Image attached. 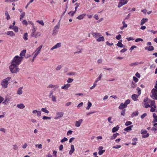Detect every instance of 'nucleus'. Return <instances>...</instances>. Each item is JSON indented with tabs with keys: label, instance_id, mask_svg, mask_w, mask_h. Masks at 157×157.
<instances>
[{
	"label": "nucleus",
	"instance_id": "nucleus-23",
	"mask_svg": "<svg viewBox=\"0 0 157 157\" xmlns=\"http://www.w3.org/2000/svg\"><path fill=\"white\" fill-rule=\"evenodd\" d=\"M17 106L18 108L22 109L25 107V106L23 104H17Z\"/></svg>",
	"mask_w": 157,
	"mask_h": 157
},
{
	"label": "nucleus",
	"instance_id": "nucleus-17",
	"mask_svg": "<svg viewBox=\"0 0 157 157\" xmlns=\"http://www.w3.org/2000/svg\"><path fill=\"white\" fill-rule=\"evenodd\" d=\"M26 50H23L21 52V53L20 54V57H21L22 59L23 58V57L24 56H25V55L26 53Z\"/></svg>",
	"mask_w": 157,
	"mask_h": 157
},
{
	"label": "nucleus",
	"instance_id": "nucleus-58",
	"mask_svg": "<svg viewBox=\"0 0 157 157\" xmlns=\"http://www.w3.org/2000/svg\"><path fill=\"white\" fill-rule=\"evenodd\" d=\"M121 38L120 34H119L116 37V38L118 40H119Z\"/></svg>",
	"mask_w": 157,
	"mask_h": 157
},
{
	"label": "nucleus",
	"instance_id": "nucleus-41",
	"mask_svg": "<svg viewBox=\"0 0 157 157\" xmlns=\"http://www.w3.org/2000/svg\"><path fill=\"white\" fill-rule=\"evenodd\" d=\"M13 29L14 31L16 33L18 32V28L17 26H14L13 28Z\"/></svg>",
	"mask_w": 157,
	"mask_h": 157
},
{
	"label": "nucleus",
	"instance_id": "nucleus-53",
	"mask_svg": "<svg viewBox=\"0 0 157 157\" xmlns=\"http://www.w3.org/2000/svg\"><path fill=\"white\" fill-rule=\"evenodd\" d=\"M147 115V114L146 113H144L141 116V118L142 119H144L145 117H146Z\"/></svg>",
	"mask_w": 157,
	"mask_h": 157
},
{
	"label": "nucleus",
	"instance_id": "nucleus-26",
	"mask_svg": "<svg viewBox=\"0 0 157 157\" xmlns=\"http://www.w3.org/2000/svg\"><path fill=\"white\" fill-rule=\"evenodd\" d=\"M119 127L118 125H117L116 127L113 128L112 130V131L113 132H114L117 131L119 129Z\"/></svg>",
	"mask_w": 157,
	"mask_h": 157
},
{
	"label": "nucleus",
	"instance_id": "nucleus-10",
	"mask_svg": "<svg viewBox=\"0 0 157 157\" xmlns=\"http://www.w3.org/2000/svg\"><path fill=\"white\" fill-rule=\"evenodd\" d=\"M35 30L31 34V36L35 37H37L40 36L41 33L40 32H37L35 33Z\"/></svg>",
	"mask_w": 157,
	"mask_h": 157
},
{
	"label": "nucleus",
	"instance_id": "nucleus-1",
	"mask_svg": "<svg viewBox=\"0 0 157 157\" xmlns=\"http://www.w3.org/2000/svg\"><path fill=\"white\" fill-rule=\"evenodd\" d=\"M10 71L12 73H16L18 72L20 69L18 67V65L14 64L11 63V65L9 67Z\"/></svg>",
	"mask_w": 157,
	"mask_h": 157
},
{
	"label": "nucleus",
	"instance_id": "nucleus-50",
	"mask_svg": "<svg viewBox=\"0 0 157 157\" xmlns=\"http://www.w3.org/2000/svg\"><path fill=\"white\" fill-rule=\"evenodd\" d=\"M73 79L71 78H69L68 79L67 81V82L68 83H71L73 81Z\"/></svg>",
	"mask_w": 157,
	"mask_h": 157
},
{
	"label": "nucleus",
	"instance_id": "nucleus-55",
	"mask_svg": "<svg viewBox=\"0 0 157 157\" xmlns=\"http://www.w3.org/2000/svg\"><path fill=\"white\" fill-rule=\"evenodd\" d=\"M143 41V40L142 39L140 38H138L136 39L135 42H138L139 41Z\"/></svg>",
	"mask_w": 157,
	"mask_h": 157
},
{
	"label": "nucleus",
	"instance_id": "nucleus-15",
	"mask_svg": "<svg viewBox=\"0 0 157 157\" xmlns=\"http://www.w3.org/2000/svg\"><path fill=\"white\" fill-rule=\"evenodd\" d=\"M71 85L69 83L65 84L64 86H61V88L65 90H67L70 86Z\"/></svg>",
	"mask_w": 157,
	"mask_h": 157
},
{
	"label": "nucleus",
	"instance_id": "nucleus-63",
	"mask_svg": "<svg viewBox=\"0 0 157 157\" xmlns=\"http://www.w3.org/2000/svg\"><path fill=\"white\" fill-rule=\"evenodd\" d=\"M62 67L61 66V65H58L56 68V70L57 71H59L60 70Z\"/></svg>",
	"mask_w": 157,
	"mask_h": 157
},
{
	"label": "nucleus",
	"instance_id": "nucleus-48",
	"mask_svg": "<svg viewBox=\"0 0 157 157\" xmlns=\"http://www.w3.org/2000/svg\"><path fill=\"white\" fill-rule=\"evenodd\" d=\"M35 146L39 149H41L42 148V145L40 144H37Z\"/></svg>",
	"mask_w": 157,
	"mask_h": 157
},
{
	"label": "nucleus",
	"instance_id": "nucleus-40",
	"mask_svg": "<svg viewBox=\"0 0 157 157\" xmlns=\"http://www.w3.org/2000/svg\"><path fill=\"white\" fill-rule=\"evenodd\" d=\"M51 118V117H47L45 116H44L43 117L42 119H43L45 120H50Z\"/></svg>",
	"mask_w": 157,
	"mask_h": 157
},
{
	"label": "nucleus",
	"instance_id": "nucleus-7",
	"mask_svg": "<svg viewBox=\"0 0 157 157\" xmlns=\"http://www.w3.org/2000/svg\"><path fill=\"white\" fill-rule=\"evenodd\" d=\"M42 47V45L39 46L35 51V52L33 53V55H34V58H36L38 54L40 53Z\"/></svg>",
	"mask_w": 157,
	"mask_h": 157
},
{
	"label": "nucleus",
	"instance_id": "nucleus-45",
	"mask_svg": "<svg viewBox=\"0 0 157 157\" xmlns=\"http://www.w3.org/2000/svg\"><path fill=\"white\" fill-rule=\"evenodd\" d=\"M75 13V11H71L68 13V14L70 15L71 16H73L74 15Z\"/></svg>",
	"mask_w": 157,
	"mask_h": 157
},
{
	"label": "nucleus",
	"instance_id": "nucleus-5",
	"mask_svg": "<svg viewBox=\"0 0 157 157\" xmlns=\"http://www.w3.org/2000/svg\"><path fill=\"white\" fill-rule=\"evenodd\" d=\"M156 83L155 86V87L157 89V81ZM152 94L151 95V97H154V98H157V90L155 88L153 89L151 91Z\"/></svg>",
	"mask_w": 157,
	"mask_h": 157
},
{
	"label": "nucleus",
	"instance_id": "nucleus-18",
	"mask_svg": "<svg viewBox=\"0 0 157 157\" xmlns=\"http://www.w3.org/2000/svg\"><path fill=\"white\" fill-rule=\"evenodd\" d=\"M6 34L12 37L15 36V33L12 31H9L7 32Z\"/></svg>",
	"mask_w": 157,
	"mask_h": 157
},
{
	"label": "nucleus",
	"instance_id": "nucleus-33",
	"mask_svg": "<svg viewBox=\"0 0 157 157\" xmlns=\"http://www.w3.org/2000/svg\"><path fill=\"white\" fill-rule=\"evenodd\" d=\"M25 12H23L20 15V20L21 21L22 19L25 16Z\"/></svg>",
	"mask_w": 157,
	"mask_h": 157
},
{
	"label": "nucleus",
	"instance_id": "nucleus-21",
	"mask_svg": "<svg viewBox=\"0 0 157 157\" xmlns=\"http://www.w3.org/2000/svg\"><path fill=\"white\" fill-rule=\"evenodd\" d=\"M145 50H147L148 51H152L154 50V48L153 46H150L148 47H146L145 48Z\"/></svg>",
	"mask_w": 157,
	"mask_h": 157
},
{
	"label": "nucleus",
	"instance_id": "nucleus-11",
	"mask_svg": "<svg viewBox=\"0 0 157 157\" xmlns=\"http://www.w3.org/2000/svg\"><path fill=\"white\" fill-rule=\"evenodd\" d=\"M83 121V120L82 119H80L78 121H76L75 124V126L77 127H79L80 126L81 124Z\"/></svg>",
	"mask_w": 157,
	"mask_h": 157
},
{
	"label": "nucleus",
	"instance_id": "nucleus-64",
	"mask_svg": "<svg viewBox=\"0 0 157 157\" xmlns=\"http://www.w3.org/2000/svg\"><path fill=\"white\" fill-rule=\"evenodd\" d=\"M151 130L154 131H156L157 130V126H154V127H152L151 129Z\"/></svg>",
	"mask_w": 157,
	"mask_h": 157
},
{
	"label": "nucleus",
	"instance_id": "nucleus-32",
	"mask_svg": "<svg viewBox=\"0 0 157 157\" xmlns=\"http://www.w3.org/2000/svg\"><path fill=\"white\" fill-rule=\"evenodd\" d=\"M41 111L46 113H49V111L46 108H42L41 109Z\"/></svg>",
	"mask_w": 157,
	"mask_h": 157
},
{
	"label": "nucleus",
	"instance_id": "nucleus-6",
	"mask_svg": "<svg viewBox=\"0 0 157 157\" xmlns=\"http://www.w3.org/2000/svg\"><path fill=\"white\" fill-rule=\"evenodd\" d=\"M150 102H151V100L149 99H145L144 101V102L143 103V104L144 105V107L146 108L151 107Z\"/></svg>",
	"mask_w": 157,
	"mask_h": 157
},
{
	"label": "nucleus",
	"instance_id": "nucleus-52",
	"mask_svg": "<svg viewBox=\"0 0 157 157\" xmlns=\"http://www.w3.org/2000/svg\"><path fill=\"white\" fill-rule=\"evenodd\" d=\"M104 41V38L103 36L99 37V41Z\"/></svg>",
	"mask_w": 157,
	"mask_h": 157
},
{
	"label": "nucleus",
	"instance_id": "nucleus-43",
	"mask_svg": "<svg viewBox=\"0 0 157 157\" xmlns=\"http://www.w3.org/2000/svg\"><path fill=\"white\" fill-rule=\"evenodd\" d=\"M117 45L119 47L122 48L123 47V45L121 42H118L117 44Z\"/></svg>",
	"mask_w": 157,
	"mask_h": 157
},
{
	"label": "nucleus",
	"instance_id": "nucleus-39",
	"mask_svg": "<svg viewBox=\"0 0 157 157\" xmlns=\"http://www.w3.org/2000/svg\"><path fill=\"white\" fill-rule=\"evenodd\" d=\"M53 91H51L50 93V94L49 95V97L50 98H55L53 95Z\"/></svg>",
	"mask_w": 157,
	"mask_h": 157
},
{
	"label": "nucleus",
	"instance_id": "nucleus-9",
	"mask_svg": "<svg viewBox=\"0 0 157 157\" xmlns=\"http://www.w3.org/2000/svg\"><path fill=\"white\" fill-rule=\"evenodd\" d=\"M128 1V0H121L118 3V7L120 8L124 5L127 4Z\"/></svg>",
	"mask_w": 157,
	"mask_h": 157
},
{
	"label": "nucleus",
	"instance_id": "nucleus-35",
	"mask_svg": "<svg viewBox=\"0 0 157 157\" xmlns=\"http://www.w3.org/2000/svg\"><path fill=\"white\" fill-rule=\"evenodd\" d=\"M23 39L25 40H28V33H24L23 36Z\"/></svg>",
	"mask_w": 157,
	"mask_h": 157
},
{
	"label": "nucleus",
	"instance_id": "nucleus-19",
	"mask_svg": "<svg viewBox=\"0 0 157 157\" xmlns=\"http://www.w3.org/2000/svg\"><path fill=\"white\" fill-rule=\"evenodd\" d=\"M133 125H131L128 126L127 128H124V131L127 132H128L129 131L132 130V128L133 127Z\"/></svg>",
	"mask_w": 157,
	"mask_h": 157
},
{
	"label": "nucleus",
	"instance_id": "nucleus-57",
	"mask_svg": "<svg viewBox=\"0 0 157 157\" xmlns=\"http://www.w3.org/2000/svg\"><path fill=\"white\" fill-rule=\"evenodd\" d=\"M138 96V95L134 94H133L132 96V98H137Z\"/></svg>",
	"mask_w": 157,
	"mask_h": 157
},
{
	"label": "nucleus",
	"instance_id": "nucleus-20",
	"mask_svg": "<svg viewBox=\"0 0 157 157\" xmlns=\"http://www.w3.org/2000/svg\"><path fill=\"white\" fill-rule=\"evenodd\" d=\"M126 107L127 106L126 105H125L124 103H121L119 106V108L120 109H123L124 108Z\"/></svg>",
	"mask_w": 157,
	"mask_h": 157
},
{
	"label": "nucleus",
	"instance_id": "nucleus-25",
	"mask_svg": "<svg viewBox=\"0 0 157 157\" xmlns=\"http://www.w3.org/2000/svg\"><path fill=\"white\" fill-rule=\"evenodd\" d=\"M5 15L6 16V19L7 20H9L10 19V16L7 11L6 10L5 11Z\"/></svg>",
	"mask_w": 157,
	"mask_h": 157
},
{
	"label": "nucleus",
	"instance_id": "nucleus-12",
	"mask_svg": "<svg viewBox=\"0 0 157 157\" xmlns=\"http://www.w3.org/2000/svg\"><path fill=\"white\" fill-rule=\"evenodd\" d=\"M63 112L57 113H56L57 117H55V119H56L60 118L63 116Z\"/></svg>",
	"mask_w": 157,
	"mask_h": 157
},
{
	"label": "nucleus",
	"instance_id": "nucleus-51",
	"mask_svg": "<svg viewBox=\"0 0 157 157\" xmlns=\"http://www.w3.org/2000/svg\"><path fill=\"white\" fill-rule=\"evenodd\" d=\"M130 100L129 99L127 100L124 103L127 106V105L130 103Z\"/></svg>",
	"mask_w": 157,
	"mask_h": 157
},
{
	"label": "nucleus",
	"instance_id": "nucleus-46",
	"mask_svg": "<svg viewBox=\"0 0 157 157\" xmlns=\"http://www.w3.org/2000/svg\"><path fill=\"white\" fill-rule=\"evenodd\" d=\"M67 140L68 139L67 138L64 137L60 141V142L62 143H63L64 142L67 141Z\"/></svg>",
	"mask_w": 157,
	"mask_h": 157
},
{
	"label": "nucleus",
	"instance_id": "nucleus-4",
	"mask_svg": "<svg viewBox=\"0 0 157 157\" xmlns=\"http://www.w3.org/2000/svg\"><path fill=\"white\" fill-rule=\"evenodd\" d=\"M60 20L53 28V32L52 33V35L53 36H56L59 31V29L60 27Z\"/></svg>",
	"mask_w": 157,
	"mask_h": 157
},
{
	"label": "nucleus",
	"instance_id": "nucleus-62",
	"mask_svg": "<svg viewBox=\"0 0 157 157\" xmlns=\"http://www.w3.org/2000/svg\"><path fill=\"white\" fill-rule=\"evenodd\" d=\"M131 86H132V87L133 88H135L136 86V84L135 83H133V82H132V83Z\"/></svg>",
	"mask_w": 157,
	"mask_h": 157
},
{
	"label": "nucleus",
	"instance_id": "nucleus-42",
	"mask_svg": "<svg viewBox=\"0 0 157 157\" xmlns=\"http://www.w3.org/2000/svg\"><path fill=\"white\" fill-rule=\"evenodd\" d=\"M10 101V99H5V100L2 102V103L4 104H6L9 102Z\"/></svg>",
	"mask_w": 157,
	"mask_h": 157
},
{
	"label": "nucleus",
	"instance_id": "nucleus-34",
	"mask_svg": "<svg viewBox=\"0 0 157 157\" xmlns=\"http://www.w3.org/2000/svg\"><path fill=\"white\" fill-rule=\"evenodd\" d=\"M137 140V138H133L132 139V141L133 142H132V144L133 145H135L136 144V141Z\"/></svg>",
	"mask_w": 157,
	"mask_h": 157
},
{
	"label": "nucleus",
	"instance_id": "nucleus-29",
	"mask_svg": "<svg viewBox=\"0 0 157 157\" xmlns=\"http://www.w3.org/2000/svg\"><path fill=\"white\" fill-rule=\"evenodd\" d=\"M85 16V14H82L77 17H76V18L80 20L82 19Z\"/></svg>",
	"mask_w": 157,
	"mask_h": 157
},
{
	"label": "nucleus",
	"instance_id": "nucleus-13",
	"mask_svg": "<svg viewBox=\"0 0 157 157\" xmlns=\"http://www.w3.org/2000/svg\"><path fill=\"white\" fill-rule=\"evenodd\" d=\"M103 147L102 146L99 147V155H102L105 152V150H103Z\"/></svg>",
	"mask_w": 157,
	"mask_h": 157
},
{
	"label": "nucleus",
	"instance_id": "nucleus-44",
	"mask_svg": "<svg viewBox=\"0 0 157 157\" xmlns=\"http://www.w3.org/2000/svg\"><path fill=\"white\" fill-rule=\"evenodd\" d=\"M138 65V62H136L131 63L129 64V66L130 67H132L134 66H136Z\"/></svg>",
	"mask_w": 157,
	"mask_h": 157
},
{
	"label": "nucleus",
	"instance_id": "nucleus-59",
	"mask_svg": "<svg viewBox=\"0 0 157 157\" xmlns=\"http://www.w3.org/2000/svg\"><path fill=\"white\" fill-rule=\"evenodd\" d=\"M137 48V47L136 46H132L130 48V51L131 52L132 50H133L134 48Z\"/></svg>",
	"mask_w": 157,
	"mask_h": 157
},
{
	"label": "nucleus",
	"instance_id": "nucleus-16",
	"mask_svg": "<svg viewBox=\"0 0 157 157\" xmlns=\"http://www.w3.org/2000/svg\"><path fill=\"white\" fill-rule=\"evenodd\" d=\"M71 149L69 152V154L70 155H72V154H73V153L74 152V151H75V148H74V145L73 144H72L71 145Z\"/></svg>",
	"mask_w": 157,
	"mask_h": 157
},
{
	"label": "nucleus",
	"instance_id": "nucleus-22",
	"mask_svg": "<svg viewBox=\"0 0 157 157\" xmlns=\"http://www.w3.org/2000/svg\"><path fill=\"white\" fill-rule=\"evenodd\" d=\"M118 134V133L116 132L115 133L113 134L112 136L110 137L109 138L111 140L114 139L117 137V135Z\"/></svg>",
	"mask_w": 157,
	"mask_h": 157
},
{
	"label": "nucleus",
	"instance_id": "nucleus-27",
	"mask_svg": "<svg viewBox=\"0 0 157 157\" xmlns=\"http://www.w3.org/2000/svg\"><path fill=\"white\" fill-rule=\"evenodd\" d=\"M23 87H21L19 88L17 91V93L18 94H22V89L23 88Z\"/></svg>",
	"mask_w": 157,
	"mask_h": 157
},
{
	"label": "nucleus",
	"instance_id": "nucleus-14",
	"mask_svg": "<svg viewBox=\"0 0 157 157\" xmlns=\"http://www.w3.org/2000/svg\"><path fill=\"white\" fill-rule=\"evenodd\" d=\"M61 44L60 43H58L56 44L55 45L51 48V50H52L55 49L59 48L61 47Z\"/></svg>",
	"mask_w": 157,
	"mask_h": 157
},
{
	"label": "nucleus",
	"instance_id": "nucleus-24",
	"mask_svg": "<svg viewBox=\"0 0 157 157\" xmlns=\"http://www.w3.org/2000/svg\"><path fill=\"white\" fill-rule=\"evenodd\" d=\"M148 21L147 18H143L141 20L140 25H143Z\"/></svg>",
	"mask_w": 157,
	"mask_h": 157
},
{
	"label": "nucleus",
	"instance_id": "nucleus-54",
	"mask_svg": "<svg viewBox=\"0 0 157 157\" xmlns=\"http://www.w3.org/2000/svg\"><path fill=\"white\" fill-rule=\"evenodd\" d=\"M133 80L135 81V82H138L139 80L135 76H133Z\"/></svg>",
	"mask_w": 157,
	"mask_h": 157
},
{
	"label": "nucleus",
	"instance_id": "nucleus-2",
	"mask_svg": "<svg viewBox=\"0 0 157 157\" xmlns=\"http://www.w3.org/2000/svg\"><path fill=\"white\" fill-rule=\"evenodd\" d=\"M22 60L21 57H20L18 56H16L13 59L11 63L18 66L21 63Z\"/></svg>",
	"mask_w": 157,
	"mask_h": 157
},
{
	"label": "nucleus",
	"instance_id": "nucleus-47",
	"mask_svg": "<svg viewBox=\"0 0 157 157\" xmlns=\"http://www.w3.org/2000/svg\"><path fill=\"white\" fill-rule=\"evenodd\" d=\"M132 124V122L130 121H127L125 123V125L126 126H128L131 125Z\"/></svg>",
	"mask_w": 157,
	"mask_h": 157
},
{
	"label": "nucleus",
	"instance_id": "nucleus-36",
	"mask_svg": "<svg viewBox=\"0 0 157 157\" xmlns=\"http://www.w3.org/2000/svg\"><path fill=\"white\" fill-rule=\"evenodd\" d=\"M92 105V104L90 102V101H88V105L86 107V109H87V110H88L90 109V107H91V106Z\"/></svg>",
	"mask_w": 157,
	"mask_h": 157
},
{
	"label": "nucleus",
	"instance_id": "nucleus-3",
	"mask_svg": "<svg viewBox=\"0 0 157 157\" xmlns=\"http://www.w3.org/2000/svg\"><path fill=\"white\" fill-rule=\"evenodd\" d=\"M11 78V77H8L2 81L1 85L3 88H7L8 85L9 84V81Z\"/></svg>",
	"mask_w": 157,
	"mask_h": 157
},
{
	"label": "nucleus",
	"instance_id": "nucleus-61",
	"mask_svg": "<svg viewBox=\"0 0 157 157\" xmlns=\"http://www.w3.org/2000/svg\"><path fill=\"white\" fill-rule=\"evenodd\" d=\"M37 116L38 117H39L41 116V112L40 111H38L37 112Z\"/></svg>",
	"mask_w": 157,
	"mask_h": 157
},
{
	"label": "nucleus",
	"instance_id": "nucleus-28",
	"mask_svg": "<svg viewBox=\"0 0 157 157\" xmlns=\"http://www.w3.org/2000/svg\"><path fill=\"white\" fill-rule=\"evenodd\" d=\"M154 118V120L153 122H157V116L155 113H154L153 115Z\"/></svg>",
	"mask_w": 157,
	"mask_h": 157
},
{
	"label": "nucleus",
	"instance_id": "nucleus-38",
	"mask_svg": "<svg viewBox=\"0 0 157 157\" xmlns=\"http://www.w3.org/2000/svg\"><path fill=\"white\" fill-rule=\"evenodd\" d=\"M36 22L39 23L42 26H44V23L43 20H38L36 21Z\"/></svg>",
	"mask_w": 157,
	"mask_h": 157
},
{
	"label": "nucleus",
	"instance_id": "nucleus-60",
	"mask_svg": "<svg viewBox=\"0 0 157 157\" xmlns=\"http://www.w3.org/2000/svg\"><path fill=\"white\" fill-rule=\"evenodd\" d=\"M83 105V103L82 102H81L77 106L78 108H79L81 107H82Z\"/></svg>",
	"mask_w": 157,
	"mask_h": 157
},
{
	"label": "nucleus",
	"instance_id": "nucleus-37",
	"mask_svg": "<svg viewBox=\"0 0 157 157\" xmlns=\"http://www.w3.org/2000/svg\"><path fill=\"white\" fill-rule=\"evenodd\" d=\"M92 34L93 36L95 38H97L98 36V33H92Z\"/></svg>",
	"mask_w": 157,
	"mask_h": 157
},
{
	"label": "nucleus",
	"instance_id": "nucleus-56",
	"mask_svg": "<svg viewBox=\"0 0 157 157\" xmlns=\"http://www.w3.org/2000/svg\"><path fill=\"white\" fill-rule=\"evenodd\" d=\"M121 147V146L120 145H117L116 146H113V148L115 149H118L119 148H120Z\"/></svg>",
	"mask_w": 157,
	"mask_h": 157
},
{
	"label": "nucleus",
	"instance_id": "nucleus-30",
	"mask_svg": "<svg viewBox=\"0 0 157 157\" xmlns=\"http://www.w3.org/2000/svg\"><path fill=\"white\" fill-rule=\"evenodd\" d=\"M139 113L138 111H136L133 113L131 114V117H133L134 116H136L138 115Z\"/></svg>",
	"mask_w": 157,
	"mask_h": 157
},
{
	"label": "nucleus",
	"instance_id": "nucleus-31",
	"mask_svg": "<svg viewBox=\"0 0 157 157\" xmlns=\"http://www.w3.org/2000/svg\"><path fill=\"white\" fill-rule=\"evenodd\" d=\"M151 104H150V106H153V107L154 108H156V106L155 105V102L154 101H151V102H150Z\"/></svg>",
	"mask_w": 157,
	"mask_h": 157
},
{
	"label": "nucleus",
	"instance_id": "nucleus-49",
	"mask_svg": "<svg viewBox=\"0 0 157 157\" xmlns=\"http://www.w3.org/2000/svg\"><path fill=\"white\" fill-rule=\"evenodd\" d=\"M22 23L23 24L25 25H27L28 24V22L26 20H23L22 21Z\"/></svg>",
	"mask_w": 157,
	"mask_h": 157
},
{
	"label": "nucleus",
	"instance_id": "nucleus-8",
	"mask_svg": "<svg viewBox=\"0 0 157 157\" xmlns=\"http://www.w3.org/2000/svg\"><path fill=\"white\" fill-rule=\"evenodd\" d=\"M141 134L143 135L142 137L143 138H145L148 137L149 136V134L147 133V131L145 130L142 129L141 131Z\"/></svg>",
	"mask_w": 157,
	"mask_h": 157
}]
</instances>
